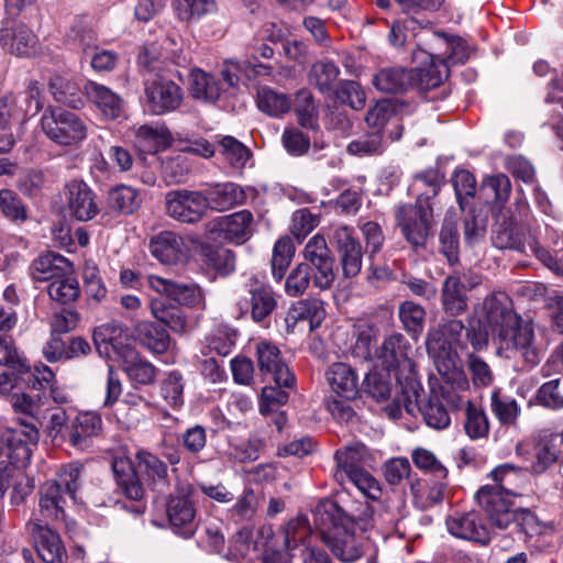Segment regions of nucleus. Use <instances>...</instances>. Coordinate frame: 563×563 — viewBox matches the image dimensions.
I'll use <instances>...</instances> for the list:
<instances>
[{"label":"nucleus","instance_id":"nucleus-52","mask_svg":"<svg viewBox=\"0 0 563 563\" xmlns=\"http://www.w3.org/2000/svg\"><path fill=\"white\" fill-rule=\"evenodd\" d=\"M390 371H371L364 378L360 391L365 393L376 401L386 400L391 393Z\"/></svg>","mask_w":563,"mask_h":563},{"label":"nucleus","instance_id":"nucleus-57","mask_svg":"<svg viewBox=\"0 0 563 563\" xmlns=\"http://www.w3.org/2000/svg\"><path fill=\"white\" fill-rule=\"evenodd\" d=\"M464 429L472 440L486 438L489 433V422L485 410L472 401L465 408Z\"/></svg>","mask_w":563,"mask_h":563},{"label":"nucleus","instance_id":"nucleus-40","mask_svg":"<svg viewBox=\"0 0 563 563\" xmlns=\"http://www.w3.org/2000/svg\"><path fill=\"white\" fill-rule=\"evenodd\" d=\"M410 78V70L401 67H386L374 76L373 84L382 92L402 93L411 88Z\"/></svg>","mask_w":563,"mask_h":563},{"label":"nucleus","instance_id":"nucleus-21","mask_svg":"<svg viewBox=\"0 0 563 563\" xmlns=\"http://www.w3.org/2000/svg\"><path fill=\"white\" fill-rule=\"evenodd\" d=\"M430 54L437 60L448 65L464 64L470 58V47L465 41L457 35L444 32H434L428 43Z\"/></svg>","mask_w":563,"mask_h":563},{"label":"nucleus","instance_id":"nucleus-17","mask_svg":"<svg viewBox=\"0 0 563 563\" xmlns=\"http://www.w3.org/2000/svg\"><path fill=\"white\" fill-rule=\"evenodd\" d=\"M146 285L155 292L166 296L180 306L200 310L206 308L205 294L197 284L177 283L156 275H148Z\"/></svg>","mask_w":563,"mask_h":563},{"label":"nucleus","instance_id":"nucleus-58","mask_svg":"<svg viewBox=\"0 0 563 563\" xmlns=\"http://www.w3.org/2000/svg\"><path fill=\"white\" fill-rule=\"evenodd\" d=\"M340 75L339 67L332 62L314 63L309 71V82L322 93L333 90Z\"/></svg>","mask_w":563,"mask_h":563},{"label":"nucleus","instance_id":"nucleus-33","mask_svg":"<svg viewBox=\"0 0 563 563\" xmlns=\"http://www.w3.org/2000/svg\"><path fill=\"white\" fill-rule=\"evenodd\" d=\"M310 539L311 529L305 516L290 519L284 528V547L290 558L305 554L312 549Z\"/></svg>","mask_w":563,"mask_h":563},{"label":"nucleus","instance_id":"nucleus-61","mask_svg":"<svg viewBox=\"0 0 563 563\" xmlns=\"http://www.w3.org/2000/svg\"><path fill=\"white\" fill-rule=\"evenodd\" d=\"M260 504V495L252 488H246L229 510L230 516L236 523L252 520L256 515Z\"/></svg>","mask_w":563,"mask_h":563},{"label":"nucleus","instance_id":"nucleus-12","mask_svg":"<svg viewBox=\"0 0 563 563\" xmlns=\"http://www.w3.org/2000/svg\"><path fill=\"white\" fill-rule=\"evenodd\" d=\"M170 73L156 74L144 80L145 104L153 114L176 110L183 102L184 91L173 81Z\"/></svg>","mask_w":563,"mask_h":563},{"label":"nucleus","instance_id":"nucleus-39","mask_svg":"<svg viewBox=\"0 0 563 563\" xmlns=\"http://www.w3.org/2000/svg\"><path fill=\"white\" fill-rule=\"evenodd\" d=\"M256 104L263 113L273 118H282L290 111L292 100L289 95L264 86L257 90Z\"/></svg>","mask_w":563,"mask_h":563},{"label":"nucleus","instance_id":"nucleus-64","mask_svg":"<svg viewBox=\"0 0 563 563\" xmlns=\"http://www.w3.org/2000/svg\"><path fill=\"white\" fill-rule=\"evenodd\" d=\"M109 203L111 208L131 214L140 207L137 190L125 185L118 186L110 191Z\"/></svg>","mask_w":563,"mask_h":563},{"label":"nucleus","instance_id":"nucleus-1","mask_svg":"<svg viewBox=\"0 0 563 563\" xmlns=\"http://www.w3.org/2000/svg\"><path fill=\"white\" fill-rule=\"evenodd\" d=\"M481 321L498 343V353L507 360L531 368L544 356L545 345L534 323L518 314L504 292L487 296L482 305Z\"/></svg>","mask_w":563,"mask_h":563},{"label":"nucleus","instance_id":"nucleus-32","mask_svg":"<svg viewBox=\"0 0 563 563\" xmlns=\"http://www.w3.org/2000/svg\"><path fill=\"white\" fill-rule=\"evenodd\" d=\"M331 390L345 400H353L360 393L358 377L352 366L333 363L325 372Z\"/></svg>","mask_w":563,"mask_h":563},{"label":"nucleus","instance_id":"nucleus-49","mask_svg":"<svg viewBox=\"0 0 563 563\" xmlns=\"http://www.w3.org/2000/svg\"><path fill=\"white\" fill-rule=\"evenodd\" d=\"M47 292L52 300L68 305L79 298L81 290L77 278L68 273L51 282L47 286Z\"/></svg>","mask_w":563,"mask_h":563},{"label":"nucleus","instance_id":"nucleus-26","mask_svg":"<svg viewBox=\"0 0 563 563\" xmlns=\"http://www.w3.org/2000/svg\"><path fill=\"white\" fill-rule=\"evenodd\" d=\"M67 209L71 217L88 221L99 212L93 191L84 183L73 180L67 185Z\"/></svg>","mask_w":563,"mask_h":563},{"label":"nucleus","instance_id":"nucleus-34","mask_svg":"<svg viewBox=\"0 0 563 563\" xmlns=\"http://www.w3.org/2000/svg\"><path fill=\"white\" fill-rule=\"evenodd\" d=\"M420 54H426L430 64L423 67H416L410 69L411 88H417L420 91H428L439 87L444 79L449 76L448 65L441 60L433 58L429 52L421 51Z\"/></svg>","mask_w":563,"mask_h":563},{"label":"nucleus","instance_id":"nucleus-47","mask_svg":"<svg viewBox=\"0 0 563 563\" xmlns=\"http://www.w3.org/2000/svg\"><path fill=\"white\" fill-rule=\"evenodd\" d=\"M378 335L377 328L368 321H358L353 327L352 354L361 360H371L373 356L372 349L376 343Z\"/></svg>","mask_w":563,"mask_h":563},{"label":"nucleus","instance_id":"nucleus-41","mask_svg":"<svg viewBox=\"0 0 563 563\" xmlns=\"http://www.w3.org/2000/svg\"><path fill=\"white\" fill-rule=\"evenodd\" d=\"M421 391L422 388L418 394L417 407L410 415L420 411L427 426L435 430L446 429L451 424V417L442 400L438 396H432L427 402L421 404Z\"/></svg>","mask_w":563,"mask_h":563},{"label":"nucleus","instance_id":"nucleus-22","mask_svg":"<svg viewBox=\"0 0 563 563\" xmlns=\"http://www.w3.org/2000/svg\"><path fill=\"white\" fill-rule=\"evenodd\" d=\"M446 527L451 534L486 544L489 542V528L481 514L476 510L455 512L446 519Z\"/></svg>","mask_w":563,"mask_h":563},{"label":"nucleus","instance_id":"nucleus-43","mask_svg":"<svg viewBox=\"0 0 563 563\" xmlns=\"http://www.w3.org/2000/svg\"><path fill=\"white\" fill-rule=\"evenodd\" d=\"M173 9L179 21L197 23L218 11L216 0H174Z\"/></svg>","mask_w":563,"mask_h":563},{"label":"nucleus","instance_id":"nucleus-37","mask_svg":"<svg viewBox=\"0 0 563 563\" xmlns=\"http://www.w3.org/2000/svg\"><path fill=\"white\" fill-rule=\"evenodd\" d=\"M48 89L57 102L79 109L84 106V97L78 81L69 76L54 75Z\"/></svg>","mask_w":563,"mask_h":563},{"label":"nucleus","instance_id":"nucleus-48","mask_svg":"<svg viewBox=\"0 0 563 563\" xmlns=\"http://www.w3.org/2000/svg\"><path fill=\"white\" fill-rule=\"evenodd\" d=\"M151 312L159 322L176 333H184L187 329V318L184 311L175 306L166 305L155 299L151 302Z\"/></svg>","mask_w":563,"mask_h":563},{"label":"nucleus","instance_id":"nucleus-53","mask_svg":"<svg viewBox=\"0 0 563 563\" xmlns=\"http://www.w3.org/2000/svg\"><path fill=\"white\" fill-rule=\"evenodd\" d=\"M295 244L289 236L278 239L273 247L272 275L276 282H282L295 255Z\"/></svg>","mask_w":563,"mask_h":563},{"label":"nucleus","instance_id":"nucleus-16","mask_svg":"<svg viewBox=\"0 0 563 563\" xmlns=\"http://www.w3.org/2000/svg\"><path fill=\"white\" fill-rule=\"evenodd\" d=\"M305 263L314 269L313 285L322 290L329 289L334 279V257L328 247L325 239L320 235H313L305 246Z\"/></svg>","mask_w":563,"mask_h":563},{"label":"nucleus","instance_id":"nucleus-6","mask_svg":"<svg viewBox=\"0 0 563 563\" xmlns=\"http://www.w3.org/2000/svg\"><path fill=\"white\" fill-rule=\"evenodd\" d=\"M322 523L355 527L362 532L373 528H393L395 516L383 504L369 505L353 498L347 492H339L331 500L318 507Z\"/></svg>","mask_w":563,"mask_h":563},{"label":"nucleus","instance_id":"nucleus-56","mask_svg":"<svg viewBox=\"0 0 563 563\" xmlns=\"http://www.w3.org/2000/svg\"><path fill=\"white\" fill-rule=\"evenodd\" d=\"M191 93L194 98L214 102L220 97V86L213 76L201 69H195L190 75Z\"/></svg>","mask_w":563,"mask_h":563},{"label":"nucleus","instance_id":"nucleus-25","mask_svg":"<svg viewBox=\"0 0 563 563\" xmlns=\"http://www.w3.org/2000/svg\"><path fill=\"white\" fill-rule=\"evenodd\" d=\"M0 45L9 54L30 57L36 54L38 40L32 30L23 23L12 27L3 24L0 29Z\"/></svg>","mask_w":563,"mask_h":563},{"label":"nucleus","instance_id":"nucleus-11","mask_svg":"<svg viewBox=\"0 0 563 563\" xmlns=\"http://www.w3.org/2000/svg\"><path fill=\"white\" fill-rule=\"evenodd\" d=\"M364 533L355 527L342 525L330 523L329 527H320L322 541L342 562H354L363 555L366 541Z\"/></svg>","mask_w":563,"mask_h":563},{"label":"nucleus","instance_id":"nucleus-54","mask_svg":"<svg viewBox=\"0 0 563 563\" xmlns=\"http://www.w3.org/2000/svg\"><path fill=\"white\" fill-rule=\"evenodd\" d=\"M9 402L15 413H21L25 418L19 419L15 427H8L7 429H25V422L31 423L36 430L35 424L36 416L40 411L38 400L25 393H13L9 397Z\"/></svg>","mask_w":563,"mask_h":563},{"label":"nucleus","instance_id":"nucleus-19","mask_svg":"<svg viewBox=\"0 0 563 563\" xmlns=\"http://www.w3.org/2000/svg\"><path fill=\"white\" fill-rule=\"evenodd\" d=\"M256 361L260 372L263 375H271L279 386L291 388L295 385V375L289 371L279 349L268 342L260 341L256 344Z\"/></svg>","mask_w":563,"mask_h":563},{"label":"nucleus","instance_id":"nucleus-59","mask_svg":"<svg viewBox=\"0 0 563 563\" xmlns=\"http://www.w3.org/2000/svg\"><path fill=\"white\" fill-rule=\"evenodd\" d=\"M490 410L501 424H511L519 416L520 409L517 401L495 389L490 396Z\"/></svg>","mask_w":563,"mask_h":563},{"label":"nucleus","instance_id":"nucleus-23","mask_svg":"<svg viewBox=\"0 0 563 563\" xmlns=\"http://www.w3.org/2000/svg\"><path fill=\"white\" fill-rule=\"evenodd\" d=\"M112 468L119 490L128 499L137 503L133 508L135 514H143L145 511V504L143 503L145 489L133 463L128 459H115Z\"/></svg>","mask_w":563,"mask_h":563},{"label":"nucleus","instance_id":"nucleus-60","mask_svg":"<svg viewBox=\"0 0 563 563\" xmlns=\"http://www.w3.org/2000/svg\"><path fill=\"white\" fill-rule=\"evenodd\" d=\"M202 255L205 265L221 275H228L235 268V255L229 249L206 246Z\"/></svg>","mask_w":563,"mask_h":563},{"label":"nucleus","instance_id":"nucleus-9","mask_svg":"<svg viewBox=\"0 0 563 563\" xmlns=\"http://www.w3.org/2000/svg\"><path fill=\"white\" fill-rule=\"evenodd\" d=\"M44 134L57 145L77 146L87 139L88 125L77 113L59 107H48L42 114Z\"/></svg>","mask_w":563,"mask_h":563},{"label":"nucleus","instance_id":"nucleus-35","mask_svg":"<svg viewBox=\"0 0 563 563\" xmlns=\"http://www.w3.org/2000/svg\"><path fill=\"white\" fill-rule=\"evenodd\" d=\"M492 243L499 250L526 253L525 233L514 218H503L495 224Z\"/></svg>","mask_w":563,"mask_h":563},{"label":"nucleus","instance_id":"nucleus-18","mask_svg":"<svg viewBox=\"0 0 563 563\" xmlns=\"http://www.w3.org/2000/svg\"><path fill=\"white\" fill-rule=\"evenodd\" d=\"M333 242L339 255L340 265L345 278H353L361 273L363 250L354 236V230L347 225L338 227L333 232Z\"/></svg>","mask_w":563,"mask_h":563},{"label":"nucleus","instance_id":"nucleus-8","mask_svg":"<svg viewBox=\"0 0 563 563\" xmlns=\"http://www.w3.org/2000/svg\"><path fill=\"white\" fill-rule=\"evenodd\" d=\"M334 461L333 478L339 484L351 483L365 497L372 500L379 499L380 485L367 470L373 462V456L363 443L353 442L338 449L334 453Z\"/></svg>","mask_w":563,"mask_h":563},{"label":"nucleus","instance_id":"nucleus-44","mask_svg":"<svg viewBox=\"0 0 563 563\" xmlns=\"http://www.w3.org/2000/svg\"><path fill=\"white\" fill-rule=\"evenodd\" d=\"M135 335L140 343L153 353L162 354L170 344L168 332L150 321L140 322L135 328Z\"/></svg>","mask_w":563,"mask_h":563},{"label":"nucleus","instance_id":"nucleus-5","mask_svg":"<svg viewBox=\"0 0 563 563\" xmlns=\"http://www.w3.org/2000/svg\"><path fill=\"white\" fill-rule=\"evenodd\" d=\"M465 329L462 320L452 317L429 329L426 339L428 355L433 360L439 374L448 384L462 390L467 389L468 380L454 345L464 346L461 336Z\"/></svg>","mask_w":563,"mask_h":563},{"label":"nucleus","instance_id":"nucleus-28","mask_svg":"<svg viewBox=\"0 0 563 563\" xmlns=\"http://www.w3.org/2000/svg\"><path fill=\"white\" fill-rule=\"evenodd\" d=\"M68 273H73L71 263L63 255L53 252L38 255L29 267V274L35 283H51Z\"/></svg>","mask_w":563,"mask_h":563},{"label":"nucleus","instance_id":"nucleus-13","mask_svg":"<svg viewBox=\"0 0 563 563\" xmlns=\"http://www.w3.org/2000/svg\"><path fill=\"white\" fill-rule=\"evenodd\" d=\"M166 213L174 220L195 224L209 209L207 195L199 190L176 189L165 195Z\"/></svg>","mask_w":563,"mask_h":563},{"label":"nucleus","instance_id":"nucleus-27","mask_svg":"<svg viewBox=\"0 0 563 563\" xmlns=\"http://www.w3.org/2000/svg\"><path fill=\"white\" fill-rule=\"evenodd\" d=\"M102 429V419L100 415L92 411L79 412L69 421L67 429V441L76 448L84 450L89 446L90 440L97 437Z\"/></svg>","mask_w":563,"mask_h":563},{"label":"nucleus","instance_id":"nucleus-50","mask_svg":"<svg viewBox=\"0 0 563 563\" xmlns=\"http://www.w3.org/2000/svg\"><path fill=\"white\" fill-rule=\"evenodd\" d=\"M398 317L407 333H409L413 340H418L424 328V308L415 301L407 300L400 303Z\"/></svg>","mask_w":563,"mask_h":563},{"label":"nucleus","instance_id":"nucleus-51","mask_svg":"<svg viewBox=\"0 0 563 563\" xmlns=\"http://www.w3.org/2000/svg\"><path fill=\"white\" fill-rule=\"evenodd\" d=\"M133 144L143 154H155L165 147L166 137L163 130L144 124L135 128Z\"/></svg>","mask_w":563,"mask_h":563},{"label":"nucleus","instance_id":"nucleus-24","mask_svg":"<svg viewBox=\"0 0 563 563\" xmlns=\"http://www.w3.org/2000/svg\"><path fill=\"white\" fill-rule=\"evenodd\" d=\"M151 254L165 265L183 263L188 258V246L184 239L175 232L162 231L150 242Z\"/></svg>","mask_w":563,"mask_h":563},{"label":"nucleus","instance_id":"nucleus-62","mask_svg":"<svg viewBox=\"0 0 563 563\" xmlns=\"http://www.w3.org/2000/svg\"><path fill=\"white\" fill-rule=\"evenodd\" d=\"M401 104L394 99H382L369 107L365 121L369 126L382 131L385 124L398 113Z\"/></svg>","mask_w":563,"mask_h":563},{"label":"nucleus","instance_id":"nucleus-31","mask_svg":"<svg viewBox=\"0 0 563 563\" xmlns=\"http://www.w3.org/2000/svg\"><path fill=\"white\" fill-rule=\"evenodd\" d=\"M441 306L445 314L459 317L468 309L467 288L459 275H448L441 288Z\"/></svg>","mask_w":563,"mask_h":563},{"label":"nucleus","instance_id":"nucleus-10","mask_svg":"<svg viewBox=\"0 0 563 563\" xmlns=\"http://www.w3.org/2000/svg\"><path fill=\"white\" fill-rule=\"evenodd\" d=\"M102 341L106 344V354L122 363V368L132 383L150 385L155 382V366L142 358L131 344L121 340V336L109 335Z\"/></svg>","mask_w":563,"mask_h":563},{"label":"nucleus","instance_id":"nucleus-55","mask_svg":"<svg viewBox=\"0 0 563 563\" xmlns=\"http://www.w3.org/2000/svg\"><path fill=\"white\" fill-rule=\"evenodd\" d=\"M150 402L142 395L136 391H129L118 408L119 419H122L129 427L136 424L144 417Z\"/></svg>","mask_w":563,"mask_h":563},{"label":"nucleus","instance_id":"nucleus-20","mask_svg":"<svg viewBox=\"0 0 563 563\" xmlns=\"http://www.w3.org/2000/svg\"><path fill=\"white\" fill-rule=\"evenodd\" d=\"M27 527L34 539L37 554L44 563H65L66 549L56 531L40 519H34Z\"/></svg>","mask_w":563,"mask_h":563},{"label":"nucleus","instance_id":"nucleus-42","mask_svg":"<svg viewBox=\"0 0 563 563\" xmlns=\"http://www.w3.org/2000/svg\"><path fill=\"white\" fill-rule=\"evenodd\" d=\"M209 200V208L217 211H224L238 205H243L246 200V195L243 188L233 184L227 183L217 185L207 195Z\"/></svg>","mask_w":563,"mask_h":563},{"label":"nucleus","instance_id":"nucleus-2","mask_svg":"<svg viewBox=\"0 0 563 563\" xmlns=\"http://www.w3.org/2000/svg\"><path fill=\"white\" fill-rule=\"evenodd\" d=\"M444 183L437 168L416 174L408 192L415 205H400L396 210V222L405 239L415 247L424 246L433 224V202Z\"/></svg>","mask_w":563,"mask_h":563},{"label":"nucleus","instance_id":"nucleus-46","mask_svg":"<svg viewBox=\"0 0 563 563\" xmlns=\"http://www.w3.org/2000/svg\"><path fill=\"white\" fill-rule=\"evenodd\" d=\"M251 317L255 322H265L277 307L275 294L268 286H257L250 290Z\"/></svg>","mask_w":563,"mask_h":563},{"label":"nucleus","instance_id":"nucleus-63","mask_svg":"<svg viewBox=\"0 0 563 563\" xmlns=\"http://www.w3.org/2000/svg\"><path fill=\"white\" fill-rule=\"evenodd\" d=\"M137 470L153 483H165L168 477L167 465L147 451L136 453Z\"/></svg>","mask_w":563,"mask_h":563},{"label":"nucleus","instance_id":"nucleus-36","mask_svg":"<svg viewBox=\"0 0 563 563\" xmlns=\"http://www.w3.org/2000/svg\"><path fill=\"white\" fill-rule=\"evenodd\" d=\"M439 252L454 266L460 261V232L454 212H446L439 232Z\"/></svg>","mask_w":563,"mask_h":563},{"label":"nucleus","instance_id":"nucleus-7","mask_svg":"<svg viewBox=\"0 0 563 563\" xmlns=\"http://www.w3.org/2000/svg\"><path fill=\"white\" fill-rule=\"evenodd\" d=\"M84 465L69 463L60 467L56 478L44 482L38 488V515L41 522L66 520L68 501L76 500L82 485Z\"/></svg>","mask_w":563,"mask_h":563},{"label":"nucleus","instance_id":"nucleus-4","mask_svg":"<svg viewBox=\"0 0 563 563\" xmlns=\"http://www.w3.org/2000/svg\"><path fill=\"white\" fill-rule=\"evenodd\" d=\"M527 472L526 467L510 463L500 464L488 474L493 484L484 485L476 493L478 505L485 511L492 527L503 529L514 520L512 498L521 495Z\"/></svg>","mask_w":563,"mask_h":563},{"label":"nucleus","instance_id":"nucleus-15","mask_svg":"<svg viewBox=\"0 0 563 563\" xmlns=\"http://www.w3.org/2000/svg\"><path fill=\"white\" fill-rule=\"evenodd\" d=\"M559 442V434L543 435L534 440L531 444H517L516 453L529 462L526 466L528 472L540 475L559 462L561 456Z\"/></svg>","mask_w":563,"mask_h":563},{"label":"nucleus","instance_id":"nucleus-30","mask_svg":"<svg viewBox=\"0 0 563 563\" xmlns=\"http://www.w3.org/2000/svg\"><path fill=\"white\" fill-rule=\"evenodd\" d=\"M84 89L88 100L96 106L107 120H115L122 115L124 101L109 87L89 80Z\"/></svg>","mask_w":563,"mask_h":563},{"label":"nucleus","instance_id":"nucleus-45","mask_svg":"<svg viewBox=\"0 0 563 563\" xmlns=\"http://www.w3.org/2000/svg\"><path fill=\"white\" fill-rule=\"evenodd\" d=\"M217 143L220 154L230 167L235 170H242L251 159V150L231 135H218Z\"/></svg>","mask_w":563,"mask_h":563},{"label":"nucleus","instance_id":"nucleus-14","mask_svg":"<svg viewBox=\"0 0 563 563\" xmlns=\"http://www.w3.org/2000/svg\"><path fill=\"white\" fill-rule=\"evenodd\" d=\"M197 490L191 485H185L172 494L166 503V514L176 533L189 538L196 529Z\"/></svg>","mask_w":563,"mask_h":563},{"label":"nucleus","instance_id":"nucleus-3","mask_svg":"<svg viewBox=\"0 0 563 563\" xmlns=\"http://www.w3.org/2000/svg\"><path fill=\"white\" fill-rule=\"evenodd\" d=\"M411 344L401 333H393L386 336L376 350L375 356L388 371H395V378L400 388V396L386 407V412L391 419H399L402 410L411 413L417 407L418 394L421 384L416 378L415 363L410 358Z\"/></svg>","mask_w":563,"mask_h":563},{"label":"nucleus","instance_id":"nucleus-29","mask_svg":"<svg viewBox=\"0 0 563 563\" xmlns=\"http://www.w3.org/2000/svg\"><path fill=\"white\" fill-rule=\"evenodd\" d=\"M254 217L250 210H240L217 219L216 227L224 240L233 243H244L254 231Z\"/></svg>","mask_w":563,"mask_h":563},{"label":"nucleus","instance_id":"nucleus-38","mask_svg":"<svg viewBox=\"0 0 563 563\" xmlns=\"http://www.w3.org/2000/svg\"><path fill=\"white\" fill-rule=\"evenodd\" d=\"M323 302L316 298L299 300L294 303L287 314L286 322L288 325H295L299 321H308L310 329L320 325L324 319Z\"/></svg>","mask_w":563,"mask_h":563}]
</instances>
